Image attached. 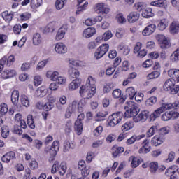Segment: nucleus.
Wrapping results in <instances>:
<instances>
[{
  "label": "nucleus",
  "mask_w": 179,
  "mask_h": 179,
  "mask_svg": "<svg viewBox=\"0 0 179 179\" xmlns=\"http://www.w3.org/2000/svg\"><path fill=\"white\" fill-rule=\"evenodd\" d=\"M45 76L53 82L49 85L50 90L57 92L59 87L58 85H66V77L61 76L58 71L48 70L46 71Z\"/></svg>",
  "instance_id": "f257e3e1"
},
{
  "label": "nucleus",
  "mask_w": 179,
  "mask_h": 179,
  "mask_svg": "<svg viewBox=\"0 0 179 179\" xmlns=\"http://www.w3.org/2000/svg\"><path fill=\"white\" fill-rule=\"evenodd\" d=\"M69 75L71 76V78H73V79H78L80 75V72H79V70L75 67L73 66H86V64H83V62H80L79 60H69Z\"/></svg>",
  "instance_id": "f03ea898"
},
{
  "label": "nucleus",
  "mask_w": 179,
  "mask_h": 179,
  "mask_svg": "<svg viewBox=\"0 0 179 179\" xmlns=\"http://www.w3.org/2000/svg\"><path fill=\"white\" fill-rule=\"evenodd\" d=\"M127 107L129 110H127L124 113V118H135L137 117L136 115H138L139 111H141V109H139L138 104L135 103L133 101H129Z\"/></svg>",
  "instance_id": "7ed1b4c3"
},
{
  "label": "nucleus",
  "mask_w": 179,
  "mask_h": 179,
  "mask_svg": "<svg viewBox=\"0 0 179 179\" xmlns=\"http://www.w3.org/2000/svg\"><path fill=\"white\" fill-rule=\"evenodd\" d=\"M59 150V141H53L51 147L45 148L44 149L45 153L52 157L49 158L50 162H54V159H55L54 157L57 156V153H58Z\"/></svg>",
  "instance_id": "20e7f679"
},
{
  "label": "nucleus",
  "mask_w": 179,
  "mask_h": 179,
  "mask_svg": "<svg viewBox=\"0 0 179 179\" xmlns=\"http://www.w3.org/2000/svg\"><path fill=\"white\" fill-rule=\"evenodd\" d=\"M163 90L165 92L171 91V94H177L179 92V85L174 83L173 78L167 79L163 85Z\"/></svg>",
  "instance_id": "39448f33"
},
{
  "label": "nucleus",
  "mask_w": 179,
  "mask_h": 179,
  "mask_svg": "<svg viewBox=\"0 0 179 179\" xmlns=\"http://www.w3.org/2000/svg\"><path fill=\"white\" fill-rule=\"evenodd\" d=\"M81 97H85V99H92L94 94H96V88L90 87L87 85H82L79 90Z\"/></svg>",
  "instance_id": "423d86ee"
},
{
  "label": "nucleus",
  "mask_w": 179,
  "mask_h": 179,
  "mask_svg": "<svg viewBox=\"0 0 179 179\" xmlns=\"http://www.w3.org/2000/svg\"><path fill=\"white\" fill-rule=\"evenodd\" d=\"M155 38L158 41L160 48L162 50H166V48L171 47L170 39L164 34H159L156 36Z\"/></svg>",
  "instance_id": "0eeeda50"
},
{
  "label": "nucleus",
  "mask_w": 179,
  "mask_h": 179,
  "mask_svg": "<svg viewBox=\"0 0 179 179\" xmlns=\"http://www.w3.org/2000/svg\"><path fill=\"white\" fill-rule=\"evenodd\" d=\"M124 117V113L122 112H117L116 113L112 114L111 117H110V120L108 122V126L114 127L115 125H118L122 120Z\"/></svg>",
  "instance_id": "6e6552de"
},
{
  "label": "nucleus",
  "mask_w": 179,
  "mask_h": 179,
  "mask_svg": "<svg viewBox=\"0 0 179 179\" xmlns=\"http://www.w3.org/2000/svg\"><path fill=\"white\" fill-rule=\"evenodd\" d=\"M108 50H110L109 44H103L99 46L94 52V57L96 59H100V58H103V57L107 54Z\"/></svg>",
  "instance_id": "1a4fd4ad"
},
{
  "label": "nucleus",
  "mask_w": 179,
  "mask_h": 179,
  "mask_svg": "<svg viewBox=\"0 0 179 179\" xmlns=\"http://www.w3.org/2000/svg\"><path fill=\"white\" fill-rule=\"evenodd\" d=\"M94 10L98 15H108L110 13V7L104 3H99L95 5Z\"/></svg>",
  "instance_id": "9d476101"
},
{
  "label": "nucleus",
  "mask_w": 179,
  "mask_h": 179,
  "mask_svg": "<svg viewBox=\"0 0 179 179\" xmlns=\"http://www.w3.org/2000/svg\"><path fill=\"white\" fill-rule=\"evenodd\" d=\"M76 110H78V101L74 100L71 103H70L67 107L65 113L66 118H71V115H72L73 113H76Z\"/></svg>",
  "instance_id": "9b49d317"
},
{
  "label": "nucleus",
  "mask_w": 179,
  "mask_h": 179,
  "mask_svg": "<svg viewBox=\"0 0 179 179\" xmlns=\"http://www.w3.org/2000/svg\"><path fill=\"white\" fill-rule=\"evenodd\" d=\"M55 51L59 55H64L68 52V47L62 42H59L55 45Z\"/></svg>",
  "instance_id": "f8f14e48"
},
{
  "label": "nucleus",
  "mask_w": 179,
  "mask_h": 179,
  "mask_svg": "<svg viewBox=\"0 0 179 179\" xmlns=\"http://www.w3.org/2000/svg\"><path fill=\"white\" fill-rule=\"evenodd\" d=\"M152 150V146L149 143V140L145 139L142 143V147L138 150V153L140 155H146V153H149Z\"/></svg>",
  "instance_id": "ddd939ff"
},
{
  "label": "nucleus",
  "mask_w": 179,
  "mask_h": 179,
  "mask_svg": "<svg viewBox=\"0 0 179 179\" xmlns=\"http://www.w3.org/2000/svg\"><path fill=\"white\" fill-rule=\"evenodd\" d=\"M66 31H68V25L63 24L57 31L56 36H55V40L57 41H59L65 37V34H66Z\"/></svg>",
  "instance_id": "4468645a"
},
{
  "label": "nucleus",
  "mask_w": 179,
  "mask_h": 179,
  "mask_svg": "<svg viewBox=\"0 0 179 179\" xmlns=\"http://www.w3.org/2000/svg\"><path fill=\"white\" fill-rule=\"evenodd\" d=\"M179 113L175 112L173 110L166 111L164 114L162 115V121H169L171 120V118H178Z\"/></svg>",
  "instance_id": "2eb2a0df"
},
{
  "label": "nucleus",
  "mask_w": 179,
  "mask_h": 179,
  "mask_svg": "<svg viewBox=\"0 0 179 179\" xmlns=\"http://www.w3.org/2000/svg\"><path fill=\"white\" fill-rule=\"evenodd\" d=\"M166 110H169V106H167L166 103L162 104V106L158 108L154 113L151 115L152 120H156V118H159L160 115L162 113H164Z\"/></svg>",
  "instance_id": "dca6fc26"
},
{
  "label": "nucleus",
  "mask_w": 179,
  "mask_h": 179,
  "mask_svg": "<svg viewBox=\"0 0 179 179\" xmlns=\"http://www.w3.org/2000/svg\"><path fill=\"white\" fill-rule=\"evenodd\" d=\"M166 137H164L162 134H156L152 139H151V144L152 146H160L164 142Z\"/></svg>",
  "instance_id": "f3484780"
},
{
  "label": "nucleus",
  "mask_w": 179,
  "mask_h": 179,
  "mask_svg": "<svg viewBox=\"0 0 179 179\" xmlns=\"http://www.w3.org/2000/svg\"><path fill=\"white\" fill-rule=\"evenodd\" d=\"M80 86V81L79 80V78H76L73 80L70 83H69L67 86V90H69V92H75V90L79 89Z\"/></svg>",
  "instance_id": "a211bd4d"
},
{
  "label": "nucleus",
  "mask_w": 179,
  "mask_h": 179,
  "mask_svg": "<svg viewBox=\"0 0 179 179\" xmlns=\"http://www.w3.org/2000/svg\"><path fill=\"white\" fill-rule=\"evenodd\" d=\"M168 75L176 83H179V69H171L168 71Z\"/></svg>",
  "instance_id": "6ab92c4d"
},
{
  "label": "nucleus",
  "mask_w": 179,
  "mask_h": 179,
  "mask_svg": "<svg viewBox=\"0 0 179 179\" xmlns=\"http://www.w3.org/2000/svg\"><path fill=\"white\" fill-rule=\"evenodd\" d=\"M149 117V111L148 110H143L140 113V114L134 117L133 120L134 122H139V121H142V122H145L148 120Z\"/></svg>",
  "instance_id": "aec40b11"
},
{
  "label": "nucleus",
  "mask_w": 179,
  "mask_h": 179,
  "mask_svg": "<svg viewBox=\"0 0 179 179\" xmlns=\"http://www.w3.org/2000/svg\"><path fill=\"white\" fill-rule=\"evenodd\" d=\"M16 159V153L13 151H10L7 153H6L2 157L1 160L3 162V163H9V162L12 160H15Z\"/></svg>",
  "instance_id": "412c9836"
},
{
  "label": "nucleus",
  "mask_w": 179,
  "mask_h": 179,
  "mask_svg": "<svg viewBox=\"0 0 179 179\" xmlns=\"http://www.w3.org/2000/svg\"><path fill=\"white\" fill-rule=\"evenodd\" d=\"M156 31V24H150L148 25L142 31L143 36H150Z\"/></svg>",
  "instance_id": "4be33fe9"
},
{
  "label": "nucleus",
  "mask_w": 179,
  "mask_h": 179,
  "mask_svg": "<svg viewBox=\"0 0 179 179\" xmlns=\"http://www.w3.org/2000/svg\"><path fill=\"white\" fill-rule=\"evenodd\" d=\"M139 17H141V14L136 11H133L127 16V21L129 23H136L139 20Z\"/></svg>",
  "instance_id": "5701e85b"
},
{
  "label": "nucleus",
  "mask_w": 179,
  "mask_h": 179,
  "mask_svg": "<svg viewBox=\"0 0 179 179\" xmlns=\"http://www.w3.org/2000/svg\"><path fill=\"white\" fill-rule=\"evenodd\" d=\"M151 6H156L157 8H163L166 9L169 7L167 0H156L150 3Z\"/></svg>",
  "instance_id": "b1692460"
},
{
  "label": "nucleus",
  "mask_w": 179,
  "mask_h": 179,
  "mask_svg": "<svg viewBox=\"0 0 179 179\" xmlns=\"http://www.w3.org/2000/svg\"><path fill=\"white\" fill-rule=\"evenodd\" d=\"M13 76H16V71L15 70H4L1 73L3 79H9V78H13Z\"/></svg>",
  "instance_id": "393cba45"
},
{
  "label": "nucleus",
  "mask_w": 179,
  "mask_h": 179,
  "mask_svg": "<svg viewBox=\"0 0 179 179\" xmlns=\"http://www.w3.org/2000/svg\"><path fill=\"white\" fill-rule=\"evenodd\" d=\"M96 34V29L89 27L84 30L83 33V37H85V38H90V37H93L94 34Z\"/></svg>",
  "instance_id": "a878e982"
},
{
  "label": "nucleus",
  "mask_w": 179,
  "mask_h": 179,
  "mask_svg": "<svg viewBox=\"0 0 179 179\" xmlns=\"http://www.w3.org/2000/svg\"><path fill=\"white\" fill-rule=\"evenodd\" d=\"M169 33L171 34H178L179 33V23L173 22L169 26Z\"/></svg>",
  "instance_id": "bb28decb"
},
{
  "label": "nucleus",
  "mask_w": 179,
  "mask_h": 179,
  "mask_svg": "<svg viewBox=\"0 0 179 179\" xmlns=\"http://www.w3.org/2000/svg\"><path fill=\"white\" fill-rule=\"evenodd\" d=\"M134 127H135V123L132 121H128L122 125L121 129L122 132H127V131H131Z\"/></svg>",
  "instance_id": "cd10ccee"
},
{
  "label": "nucleus",
  "mask_w": 179,
  "mask_h": 179,
  "mask_svg": "<svg viewBox=\"0 0 179 179\" xmlns=\"http://www.w3.org/2000/svg\"><path fill=\"white\" fill-rule=\"evenodd\" d=\"M113 34L111 32V31H106L103 36H98L96 38V41L97 43H99L100 41V40H103L104 41H108V40H110V38H111L113 37Z\"/></svg>",
  "instance_id": "c85d7f7f"
},
{
  "label": "nucleus",
  "mask_w": 179,
  "mask_h": 179,
  "mask_svg": "<svg viewBox=\"0 0 179 179\" xmlns=\"http://www.w3.org/2000/svg\"><path fill=\"white\" fill-rule=\"evenodd\" d=\"M42 41L43 38H41V35L39 33H35L33 35L32 43L34 45H40Z\"/></svg>",
  "instance_id": "c756f323"
},
{
  "label": "nucleus",
  "mask_w": 179,
  "mask_h": 179,
  "mask_svg": "<svg viewBox=\"0 0 179 179\" xmlns=\"http://www.w3.org/2000/svg\"><path fill=\"white\" fill-rule=\"evenodd\" d=\"M129 160L131 162L132 169H136V167L141 164V160L135 156H131L129 158Z\"/></svg>",
  "instance_id": "7c9ffc66"
},
{
  "label": "nucleus",
  "mask_w": 179,
  "mask_h": 179,
  "mask_svg": "<svg viewBox=\"0 0 179 179\" xmlns=\"http://www.w3.org/2000/svg\"><path fill=\"white\" fill-rule=\"evenodd\" d=\"M168 27L169 21H167V20H166L165 18L160 20L157 25L159 30H160L161 31H163V30H166Z\"/></svg>",
  "instance_id": "2f4dec72"
},
{
  "label": "nucleus",
  "mask_w": 179,
  "mask_h": 179,
  "mask_svg": "<svg viewBox=\"0 0 179 179\" xmlns=\"http://www.w3.org/2000/svg\"><path fill=\"white\" fill-rule=\"evenodd\" d=\"M47 87L45 86L39 87L36 91V95L38 97H44L47 94Z\"/></svg>",
  "instance_id": "473e14b6"
},
{
  "label": "nucleus",
  "mask_w": 179,
  "mask_h": 179,
  "mask_svg": "<svg viewBox=\"0 0 179 179\" xmlns=\"http://www.w3.org/2000/svg\"><path fill=\"white\" fill-rule=\"evenodd\" d=\"M58 27V22H50L45 27L46 31L48 33H54L55 29Z\"/></svg>",
  "instance_id": "72a5a7b5"
},
{
  "label": "nucleus",
  "mask_w": 179,
  "mask_h": 179,
  "mask_svg": "<svg viewBox=\"0 0 179 179\" xmlns=\"http://www.w3.org/2000/svg\"><path fill=\"white\" fill-rule=\"evenodd\" d=\"M157 131L159 132V126L155 124L148 129L146 132V135L148 138H152V136H153V135H155Z\"/></svg>",
  "instance_id": "f704fd0d"
},
{
  "label": "nucleus",
  "mask_w": 179,
  "mask_h": 179,
  "mask_svg": "<svg viewBox=\"0 0 179 179\" xmlns=\"http://www.w3.org/2000/svg\"><path fill=\"white\" fill-rule=\"evenodd\" d=\"M141 16L145 17V19H149V17H153L155 14L152 12L151 8H147L143 10Z\"/></svg>",
  "instance_id": "c9c22d12"
},
{
  "label": "nucleus",
  "mask_w": 179,
  "mask_h": 179,
  "mask_svg": "<svg viewBox=\"0 0 179 179\" xmlns=\"http://www.w3.org/2000/svg\"><path fill=\"white\" fill-rule=\"evenodd\" d=\"M11 101L14 106H17V103H19V92L17 90H13L12 92Z\"/></svg>",
  "instance_id": "e433bc0d"
},
{
  "label": "nucleus",
  "mask_w": 179,
  "mask_h": 179,
  "mask_svg": "<svg viewBox=\"0 0 179 179\" xmlns=\"http://www.w3.org/2000/svg\"><path fill=\"white\" fill-rule=\"evenodd\" d=\"M1 17L5 22H12L13 19V13H9L8 11H4L1 13Z\"/></svg>",
  "instance_id": "4c0bfd02"
},
{
  "label": "nucleus",
  "mask_w": 179,
  "mask_h": 179,
  "mask_svg": "<svg viewBox=\"0 0 179 179\" xmlns=\"http://www.w3.org/2000/svg\"><path fill=\"white\" fill-rule=\"evenodd\" d=\"M31 59L34 62H31L30 63H29V62L23 63L21 66V71H22L23 72H26V71H29V69H30V68L31 66V64H35V62H36V60H34V59H36V57H32Z\"/></svg>",
  "instance_id": "58836bf2"
},
{
  "label": "nucleus",
  "mask_w": 179,
  "mask_h": 179,
  "mask_svg": "<svg viewBox=\"0 0 179 179\" xmlns=\"http://www.w3.org/2000/svg\"><path fill=\"white\" fill-rule=\"evenodd\" d=\"M74 129L77 132L78 135H82V131H83V124L82 122L76 121Z\"/></svg>",
  "instance_id": "ea45409f"
},
{
  "label": "nucleus",
  "mask_w": 179,
  "mask_h": 179,
  "mask_svg": "<svg viewBox=\"0 0 179 179\" xmlns=\"http://www.w3.org/2000/svg\"><path fill=\"white\" fill-rule=\"evenodd\" d=\"M59 174H60V176H65V173H66V170L68 169L66 166V162H59Z\"/></svg>",
  "instance_id": "a19ab883"
},
{
  "label": "nucleus",
  "mask_w": 179,
  "mask_h": 179,
  "mask_svg": "<svg viewBox=\"0 0 179 179\" xmlns=\"http://www.w3.org/2000/svg\"><path fill=\"white\" fill-rule=\"evenodd\" d=\"M86 104H87V100L86 99V98L80 100V101L78 102V112L83 113V108L86 106Z\"/></svg>",
  "instance_id": "79ce46f5"
},
{
  "label": "nucleus",
  "mask_w": 179,
  "mask_h": 179,
  "mask_svg": "<svg viewBox=\"0 0 179 179\" xmlns=\"http://www.w3.org/2000/svg\"><path fill=\"white\" fill-rule=\"evenodd\" d=\"M136 94V92L133 87H129L126 90V95L129 96L130 100H134V97H135Z\"/></svg>",
  "instance_id": "37998d69"
},
{
  "label": "nucleus",
  "mask_w": 179,
  "mask_h": 179,
  "mask_svg": "<svg viewBox=\"0 0 179 179\" xmlns=\"http://www.w3.org/2000/svg\"><path fill=\"white\" fill-rule=\"evenodd\" d=\"M75 148V143L70 142L69 141H66L64 144L63 152H69V149Z\"/></svg>",
  "instance_id": "c03bdc74"
},
{
  "label": "nucleus",
  "mask_w": 179,
  "mask_h": 179,
  "mask_svg": "<svg viewBox=\"0 0 179 179\" xmlns=\"http://www.w3.org/2000/svg\"><path fill=\"white\" fill-rule=\"evenodd\" d=\"M43 5V0H31L30 6L31 9H37Z\"/></svg>",
  "instance_id": "a18cd8bd"
},
{
  "label": "nucleus",
  "mask_w": 179,
  "mask_h": 179,
  "mask_svg": "<svg viewBox=\"0 0 179 179\" xmlns=\"http://www.w3.org/2000/svg\"><path fill=\"white\" fill-rule=\"evenodd\" d=\"M124 149L123 147H118V146H114L112 148V154L114 157H117L120 153H122L124 152Z\"/></svg>",
  "instance_id": "49530a36"
},
{
  "label": "nucleus",
  "mask_w": 179,
  "mask_h": 179,
  "mask_svg": "<svg viewBox=\"0 0 179 179\" xmlns=\"http://www.w3.org/2000/svg\"><path fill=\"white\" fill-rule=\"evenodd\" d=\"M20 101L24 107H30V101L29 97L24 94L20 96Z\"/></svg>",
  "instance_id": "de8ad7c7"
},
{
  "label": "nucleus",
  "mask_w": 179,
  "mask_h": 179,
  "mask_svg": "<svg viewBox=\"0 0 179 179\" xmlns=\"http://www.w3.org/2000/svg\"><path fill=\"white\" fill-rule=\"evenodd\" d=\"M177 170H178L177 166H171L166 170L165 174L166 176H167V177H171V176H174Z\"/></svg>",
  "instance_id": "09e8293b"
},
{
  "label": "nucleus",
  "mask_w": 179,
  "mask_h": 179,
  "mask_svg": "<svg viewBox=\"0 0 179 179\" xmlns=\"http://www.w3.org/2000/svg\"><path fill=\"white\" fill-rule=\"evenodd\" d=\"M86 85L89 86L92 89V87H94L96 89V80L92 76H90L87 78Z\"/></svg>",
  "instance_id": "8fccbe9b"
},
{
  "label": "nucleus",
  "mask_w": 179,
  "mask_h": 179,
  "mask_svg": "<svg viewBox=\"0 0 179 179\" xmlns=\"http://www.w3.org/2000/svg\"><path fill=\"white\" fill-rule=\"evenodd\" d=\"M27 122L28 127H29V128H31V129H34V128H36V124H34V119H33L32 115H27Z\"/></svg>",
  "instance_id": "3c124183"
},
{
  "label": "nucleus",
  "mask_w": 179,
  "mask_h": 179,
  "mask_svg": "<svg viewBox=\"0 0 179 179\" xmlns=\"http://www.w3.org/2000/svg\"><path fill=\"white\" fill-rule=\"evenodd\" d=\"M172 62H178L179 61V48H178L171 55Z\"/></svg>",
  "instance_id": "603ef678"
},
{
  "label": "nucleus",
  "mask_w": 179,
  "mask_h": 179,
  "mask_svg": "<svg viewBox=\"0 0 179 179\" xmlns=\"http://www.w3.org/2000/svg\"><path fill=\"white\" fill-rule=\"evenodd\" d=\"M150 169L152 174H156V171H157V169H159V163H157V162H152L150 164Z\"/></svg>",
  "instance_id": "864d4df0"
},
{
  "label": "nucleus",
  "mask_w": 179,
  "mask_h": 179,
  "mask_svg": "<svg viewBox=\"0 0 179 179\" xmlns=\"http://www.w3.org/2000/svg\"><path fill=\"white\" fill-rule=\"evenodd\" d=\"M66 2H68V0H57L55 2L56 9L60 10V9H62V8H64Z\"/></svg>",
  "instance_id": "5fc2aeb1"
},
{
  "label": "nucleus",
  "mask_w": 179,
  "mask_h": 179,
  "mask_svg": "<svg viewBox=\"0 0 179 179\" xmlns=\"http://www.w3.org/2000/svg\"><path fill=\"white\" fill-rule=\"evenodd\" d=\"M114 89L113 83H108L103 86V93H110Z\"/></svg>",
  "instance_id": "6e6d98bb"
},
{
  "label": "nucleus",
  "mask_w": 179,
  "mask_h": 179,
  "mask_svg": "<svg viewBox=\"0 0 179 179\" xmlns=\"http://www.w3.org/2000/svg\"><path fill=\"white\" fill-rule=\"evenodd\" d=\"M159 76H160V71H155L147 76V79H148V80L150 79H157Z\"/></svg>",
  "instance_id": "4d7b16f0"
},
{
  "label": "nucleus",
  "mask_w": 179,
  "mask_h": 179,
  "mask_svg": "<svg viewBox=\"0 0 179 179\" xmlns=\"http://www.w3.org/2000/svg\"><path fill=\"white\" fill-rule=\"evenodd\" d=\"M170 132V127H164L161 129H158V134L163 135L164 138H165L166 135Z\"/></svg>",
  "instance_id": "13d9d810"
},
{
  "label": "nucleus",
  "mask_w": 179,
  "mask_h": 179,
  "mask_svg": "<svg viewBox=\"0 0 179 179\" xmlns=\"http://www.w3.org/2000/svg\"><path fill=\"white\" fill-rule=\"evenodd\" d=\"M9 127L8 126H3L1 128V136L2 138H8L9 136Z\"/></svg>",
  "instance_id": "bf43d9fd"
},
{
  "label": "nucleus",
  "mask_w": 179,
  "mask_h": 179,
  "mask_svg": "<svg viewBox=\"0 0 179 179\" xmlns=\"http://www.w3.org/2000/svg\"><path fill=\"white\" fill-rule=\"evenodd\" d=\"M107 113H102L99 112L98 114H96V117L95 118V121L96 122H100V121H104V118L107 116Z\"/></svg>",
  "instance_id": "052dcab7"
},
{
  "label": "nucleus",
  "mask_w": 179,
  "mask_h": 179,
  "mask_svg": "<svg viewBox=\"0 0 179 179\" xmlns=\"http://www.w3.org/2000/svg\"><path fill=\"white\" fill-rule=\"evenodd\" d=\"M116 20L120 24H124V23H127V19L124 17V14L119 13L116 15Z\"/></svg>",
  "instance_id": "680f3d73"
},
{
  "label": "nucleus",
  "mask_w": 179,
  "mask_h": 179,
  "mask_svg": "<svg viewBox=\"0 0 179 179\" xmlns=\"http://www.w3.org/2000/svg\"><path fill=\"white\" fill-rule=\"evenodd\" d=\"M59 173V162L55 161L52 166L51 173L55 174V173Z\"/></svg>",
  "instance_id": "e2e57ef3"
},
{
  "label": "nucleus",
  "mask_w": 179,
  "mask_h": 179,
  "mask_svg": "<svg viewBox=\"0 0 179 179\" xmlns=\"http://www.w3.org/2000/svg\"><path fill=\"white\" fill-rule=\"evenodd\" d=\"M11 131L12 133L15 134V135H22V134H23V130H22V127L19 125H15Z\"/></svg>",
  "instance_id": "0e129e2a"
},
{
  "label": "nucleus",
  "mask_w": 179,
  "mask_h": 179,
  "mask_svg": "<svg viewBox=\"0 0 179 179\" xmlns=\"http://www.w3.org/2000/svg\"><path fill=\"white\" fill-rule=\"evenodd\" d=\"M157 101V98H156L155 96H151L150 98L146 100L145 105L148 106H153L154 104H156Z\"/></svg>",
  "instance_id": "69168bd1"
},
{
  "label": "nucleus",
  "mask_w": 179,
  "mask_h": 179,
  "mask_svg": "<svg viewBox=\"0 0 179 179\" xmlns=\"http://www.w3.org/2000/svg\"><path fill=\"white\" fill-rule=\"evenodd\" d=\"M48 64V59H45L40 62L36 66V71H41V69H44V66Z\"/></svg>",
  "instance_id": "338daca9"
},
{
  "label": "nucleus",
  "mask_w": 179,
  "mask_h": 179,
  "mask_svg": "<svg viewBox=\"0 0 179 179\" xmlns=\"http://www.w3.org/2000/svg\"><path fill=\"white\" fill-rule=\"evenodd\" d=\"M166 106L169 107L168 110H171V108H179V100L176 101L173 103H166Z\"/></svg>",
  "instance_id": "774afa93"
}]
</instances>
